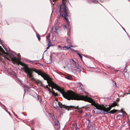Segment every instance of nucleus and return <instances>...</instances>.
<instances>
[{"label": "nucleus", "instance_id": "26", "mask_svg": "<svg viewBox=\"0 0 130 130\" xmlns=\"http://www.w3.org/2000/svg\"><path fill=\"white\" fill-rule=\"evenodd\" d=\"M58 47L59 48H60V47H61V46H60V45H58Z\"/></svg>", "mask_w": 130, "mask_h": 130}, {"label": "nucleus", "instance_id": "12", "mask_svg": "<svg viewBox=\"0 0 130 130\" xmlns=\"http://www.w3.org/2000/svg\"><path fill=\"white\" fill-rule=\"evenodd\" d=\"M79 84H80V85L79 87V88L81 89V90H82V91H83V85L82 84H81V83H79Z\"/></svg>", "mask_w": 130, "mask_h": 130}, {"label": "nucleus", "instance_id": "27", "mask_svg": "<svg viewBox=\"0 0 130 130\" xmlns=\"http://www.w3.org/2000/svg\"><path fill=\"white\" fill-rule=\"evenodd\" d=\"M19 81H20V82L21 83H22V80H19Z\"/></svg>", "mask_w": 130, "mask_h": 130}, {"label": "nucleus", "instance_id": "34", "mask_svg": "<svg viewBox=\"0 0 130 130\" xmlns=\"http://www.w3.org/2000/svg\"><path fill=\"white\" fill-rule=\"evenodd\" d=\"M87 115V114H86V115Z\"/></svg>", "mask_w": 130, "mask_h": 130}, {"label": "nucleus", "instance_id": "25", "mask_svg": "<svg viewBox=\"0 0 130 130\" xmlns=\"http://www.w3.org/2000/svg\"><path fill=\"white\" fill-rule=\"evenodd\" d=\"M88 108L87 107H86L85 106L83 107H81V108Z\"/></svg>", "mask_w": 130, "mask_h": 130}, {"label": "nucleus", "instance_id": "19", "mask_svg": "<svg viewBox=\"0 0 130 130\" xmlns=\"http://www.w3.org/2000/svg\"><path fill=\"white\" fill-rule=\"evenodd\" d=\"M71 51H75V52H76L77 51H75L73 49L71 48H70Z\"/></svg>", "mask_w": 130, "mask_h": 130}, {"label": "nucleus", "instance_id": "4", "mask_svg": "<svg viewBox=\"0 0 130 130\" xmlns=\"http://www.w3.org/2000/svg\"><path fill=\"white\" fill-rule=\"evenodd\" d=\"M68 9L64 4H62L60 6V15L62 17H63L67 22L68 26L70 25L68 17Z\"/></svg>", "mask_w": 130, "mask_h": 130}, {"label": "nucleus", "instance_id": "6", "mask_svg": "<svg viewBox=\"0 0 130 130\" xmlns=\"http://www.w3.org/2000/svg\"><path fill=\"white\" fill-rule=\"evenodd\" d=\"M55 128H57V130H59L60 126L59 125L58 121L57 120L55 122Z\"/></svg>", "mask_w": 130, "mask_h": 130}, {"label": "nucleus", "instance_id": "24", "mask_svg": "<svg viewBox=\"0 0 130 130\" xmlns=\"http://www.w3.org/2000/svg\"><path fill=\"white\" fill-rule=\"evenodd\" d=\"M48 89V90L50 92H52L50 90V89L49 88H47Z\"/></svg>", "mask_w": 130, "mask_h": 130}, {"label": "nucleus", "instance_id": "32", "mask_svg": "<svg viewBox=\"0 0 130 130\" xmlns=\"http://www.w3.org/2000/svg\"><path fill=\"white\" fill-rule=\"evenodd\" d=\"M53 30H54V29H52V30H51V31H53Z\"/></svg>", "mask_w": 130, "mask_h": 130}, {"label": "nucleus", "instance_id": "33", "mask_svg": "<svg viewBox=\"0 0 130 130\" xmlns=\"http://www.w3.org/2000/svg\"><path fill=\"white\" fill-rule=\"evenodd\" d=\"M117 101H118V100H117Z\"/></svg>", "mask_w": 130, "mask_h": 130}, {"label": "nucleus", "instance_id": "15", "mask_svg": "<svg viewBox=\"0 0 130 130\" xmlns=\"http://www.w3.org/2000/svg\"><path fill=\"white\" fill-rule=\"evenodd\" d=\"M50 34H49L48 36L47 37V39L48 40H50Z\"/></svg>", "mask_w": 130, "mask_h": 130}, {"label": "nucleus", "instance_id": "29", "mask_svg": "<svg viewBox=\"0 0 130 130\" xmlns=\"http://www.w3.org/2000/svg\"><path fill=\"white\" fill-rule=\"evenodd\" d=\"M76 126H77V125L76 126H75V129L76 130H77V129H76Z\"/></svg>", "mask_w": 130, "mask_h": 130}, {"label": "nucleus", "instance_id": "8", "mask_svg": "<svg viewBox=\"0 0 130 130\" xmlns=\"http://www.w3.org/2000/svg\"><path fill=\"white\" fill-rule=\"evenodd\" d=\"M73 107L75 109H77L78 110V112H79V113H82L83 112L82 110H81L80 108H78V106H77V107H75V106H73V107H72V106H69V107Z\"/></svg>", "mask_w": 130, "mask_h": 130}, {"label": "nucleus", "instance_id": "2", "mask_svg": "<svg viewBox=\"0 0 130 130\" xmlns=\"http://www.w3.org/2000/svg\"><path fill=\"white\" fill-rule=\"evenodd\" d=\"M71 100H83L86 101H87L91 103L92 105H93L95 107L96 109L100 110L98 111V113H103L104 112L108 113V109L105 108L104 106H102L96 103L91 98L88 97L87 96L81 95L79 94H76L74 93Z\"/></svg>", "mask_w": 130, "mask_h": 130}, {"label": "nucleus", "instance_id": "30", "mask_svg": "<svg viewBox=\"0 0 130 130\" xmlns=\"http://www.w3.org/2000/svg\"><path fill=\"white\" fill-rule=\"evenodd\" d=\"M65 27H66V28H67V27L66 26V25H65Z\"/></svg>", "mask_w": 130, "mask_h": 130}, {"label": "nucleus", "instance_id": "17", "mask_svg": "<svg viewBox=\"0 0 130 130\" xmlns=\"http://www.w3.org/2000/svg\"><path fill=\"white\" fill-rule=\"evenodd\" d=\"M77 54L80 56V57L81 59H82V57L81 56V55H80V54L79 53H77Z\"/></svg>", "mask_w": 130, "mask_h": 130}, {"label": "nucleus", "instance_id": "5", "mask_svg": "<svg viewBox=\"0 0 130 130\" xmlns=\"http://www.w3.org/2000/svg\"><path fill=\"white\" fill-rule=\"evenodd\" d=\"M53 105L55 108H57L58 107H60L61 108L67 109L69 107V106H66L64 105H62V103L60 102H58L56 100L53 103Z\"/></svg>", "mask_w": 130, "mask_h": 130}, {"label": "nucleus", "instance_id": "14", "mask_svg": "<svg viewBox=\"0 0 130 130\" xmlns=\"http://www.w3.org/2000/svg\"><path fill=\"white\" fill-rule=\"evenodd\" d=\"M37 37L38 38V40H40V36L38 34H37Z\"/></svg>", "mask_w": 130, "mask_h": 130}, {"label": "nucleus", "instance_id": "9", "mask_svg": "<svg viewBox=\"0 0 130 130\" xmlns=\"http://www.w3.org/2000/svg\"><path fill=\"white\" fill-rule=\"evenodd\" d=\"M117 110H116L113 109L111 110L109 112L107 113H111L112 114H113L117 111Z\"/></svg>", "mask_w": 130, "mask_h": 130}, {"label": "nucleus", "instance_id": "31", "mask_svg": "<svg viewBox=\"0 0 130 130\" xmlns=\"http://www.w3.org/2000/svg\"><path fill=\"white\" fill-rule=\"evenodd\" d=\"M88 121L89 123V122H90L89 120H88Z\"/></svg>", "mask_w": 130, "mask_h": 130}, {"label": "nucleus", "instance_id": "3", "mask_svg": "<svg viewBox=\"0 0 130 130\" xmlns=\"http://www.w3.org/2000/svg\"><path fill=\"white\" fill-rule=\"evenodd\" d=\"M18 59L16 57L14 56L12 53L9 54L5 52L1 46H0V60L4 59V61L7 59L11 60L13 63H18L20 59V55L18 53Z\"/></svg>", "mask_w": 130, "mask_h": 130}, {"label": "nucleus", "instance_id": "13", "mask_svg": "<svg viewBox=\"0 0 130 130\" xmlns=\"http://www.w3.org/2000/svg\"><path fill=\"white\" fill-rule=\"evenodd\" d=\"M51 93L53 94V95H54L55 96H56L58 95L57 94L55 93L54 91H53V92H52Z\"/></svg>", "mask_w": 130, "mask_h": 130}, {"label": "nucleus", "instance_id": "21", "mask_svg": "<svg viewBox=\"0 0 130 130\" xmlns=\"http://www.w3.org/2000/svg\"><path fill=\"white\" fill-rule=\"evenodd\" d=\"M66 41H67V42H68V43H70V42H69V40L68 39H67L66 40Z\"/></svg>", "mask_w": 130, "mask_h": 130}, {"label": "nucleus", "instance_id": "35", "mask_svg": "<svg viewBox=\"0 0 130 130\" xmlns=\"http://www.w3.org/2000/svg\"><path fill=\"white\" fill-rule=\"evenodd\" d=\"M87 115V114H86V115Z\"/></svg>", "mask_w": 130, "mask_h": 130}, {"label": "nucleus", "instance_id": "20", "mask_svg": "<svg viewBox=\"0 0 130 130\" xmlns=\"http://www.w3.org/2000/svg\"><path fill=\"white\" fill-rule=\"evenodd\" d=\"M55 30H54L53 31L55 32L56 33L57 32H58L57 31V30L56 28H55Z\"/></svg>", "mask_w": 130, "mask_h": 130}, {"label": "nucleus", "instance_id": "16", "mask_svg": "<svg viewBox=\"0 0 130 130\" xmlns=\"http://www.w3.org/2000/svg\"><path fill=\"white\" fill-rule=\"evenodd\" d=\"M51 43L50 41V40H49L48 43V45H49L50 46H51L52 45H51Z\"/></svg>", "mask_w": 130, "mask_h": 130}, {"label": "nucleus", "instance_id": "10", "mask_svg": "<svg viewBox=\"0 0 130 130\" xmlns=\"http://www.w3.org/2000/svg\"><path fill=\"white\" fill-rule=\"evenodd\" d=\"M66 78L70 80H72V77L70 75H68V76H67L66 77Z\"/></svg>", "mask_w": 130, "mask_h": 130}, {"label": "nucleus", "instance_id": "23", "mask_svg": "<svg viewBox=\"0 0 130 130\" xmlns=\"http://www.w3.org/2000/svg\"><path fill=\"white\" fill-rule=\"evenodd\" d=\"M50 46L49 45H48V47H47V49H48L50 47V46Z\"/></svg>", "mask_w": 130, "mask_h": 130}, {"label": "nucleus", "instance_id": "1", "mask_svg": "<svg viewBox=\"0 0 130 130\" xmlns=\"http://www.w3.org/2000/svg\"><path fill=\"white\" fill-rule=\"evenodd\" d=\"M33 71L38 73V75H41L44 79L47 80V83L48 84V85L51 86L52 88L56 89L62 94L64 98L69 100L71 99L74 93L73 92L71 91H68L67 92H65L63 89H61L59 86H58L52 82L51 78L47 75L43 73L41 71L35 69L32 70L28 67H26L25 68L24 72L27 74V76L31 78V80L35 82L38 85L41 86H42V82L33 77L32 74Z\"/></svg>", "mask_w": 130, "mask_h": 130}, {"label": "nucleus", "instance_id": "11", "mask_svg": "<svg viewBox=\"0 0 130 130\" xmlns=\"http://www.w3.org/2000/svg\"><path fill=\"white\" fill-rule=\"evenodd\" d=\"M111 107H114L115 106L117 105V104L116 102H113L111 104Z\"/></svg>", "mask_w": 130, "mask_h": 130}, {"label": "nucleus", "instance_id": "7", "mask_svg": "<svg viewBox=\"0 0 130 130\" xmlns=\"http://www.w3.org/2000/svg\"><path fill=\"white\" fill-rule=\"evenodd\" d=\"M74 47V46H72V45H70L69 46H63L61 48V49L62 50H68L69 48H70V47Z\"/></svg>", "mask_w": 130, "mask_h": 130}, {"label": "nucleus", "instance_id": "22", "mask_svg": "<svg viewBox=\"0 0 130 130\" xmlns=\"http://www.w3.org/2000/svg\"><path fill=\"white\" fill-rule=\"evenodd\" d=\"M52 55L51 54L50 55V58H51V59H52Z\"/></svg>", "mask_w": 130, "mask_h": 130}, {"label": "nucleus", "instance_id": "18", "mask_svg": "<svg viewBox=\"0 0 130 130\" xmlns=\"http://www.w3.org/2000/svg\"><path fill=\"white\" fill-rule=\"evenodd\" d=\"M112 107H111V105L109 106L108 108V110H110V109H111V108Z\"/></svg>", "mask_w": 130, "mask_h": 130}, {"label": "nucleus", "instance_id": "28", "mask_svg": "<svg viewBox=\"0 0 130 130\" xmlns=\"http://www.w3.org/2000/svg\"><path fill=\"white\" fill-rule=\"evenodd\" d=\"M46 88H48V86L47 85H46Z\"/></svg>", "mask_w": 130, "mask_h": 130}]
</instances>
